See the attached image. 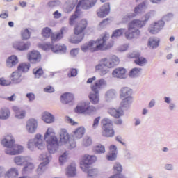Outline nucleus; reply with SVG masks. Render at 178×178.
Returning <instances> with one entry per match:
<instances>
[{
	"mask_svg": "<svg viewBox=\"0 0 178 178\" xmlns=\"http://www.w3.org/2000/svg\"><path fill=\"white\" fill-rule=\"evenodd\" d=\"M108 40H109V34L106 33L103 35L102 39H99L96 42L90 41L83 44L81 46V49L83 52H87V51L95 52V51H105V49H109V48H112L113 44L108 43Z\"/></svg>",
	"mask_w": 178,
	"mask_h": 178,
	"instance_id": "f257e3e1",
	"label": "nucleus"
},
{
	"mask_svg": "<svg viewBox=\"0 0 178 178\" xmlns=\"http://www.w3.org/2000/svg\"><path fill=\"white\" fill-rule=\"evenodd\" d=\"M119 62V58L115 55L102 58L99 60V63L95 65V71L97 73H99L102 76H105V74L109 73V69L118 66Z\"/></svg>",
	"mask_w": 178,
	"mask_h": 178,
	"instance_id": "f03ea898",
	"label": "nucleus"
},
{
	"mask_svg": "<svg viewBox=\"0 0 178 178\" xmlns=\"http://www.w3.org/2000/svg\"><path fill=\"white\" fill-rule=\"evenodd\" d=\"M1 145L6 147V154L8 155H17L23 152V147L15 144V138L12 135H8L4 139L1 140Z\"/></svg>",
	"mask_w": 178,
	"mask_h": 178,
	"instance_id": "7ed1b4c3",
	"label": "nucleus"
},
{
	"mask_svg": "<svg viewBox=\"0 0 178 178\" xmlns=\"http://www.w3.org/2000/svg\"><path fill=\"white\" fill-rule=\"evenodd\" d=\"M106 87V81L100 79L94 82L91 86L92 92L89 95L90 102L95 105L99 102V91Z\"/></svg>",
	"mask_w": 178,
	"mask_h": 178,
	"instance_id": "20e7f679",
	"label": "nucleus"
},
{
	"mask_svg": "<svg viewBox=\"0 0 178 178\" xmlns=\"http://www.w3.org/2000/svg\"><path fill=\"white\" fill-rule=\"evenodd\" d=\"M97 1L98 0H81L76 6L74 15L70 18L69 23L70 26H73L76 20L79 18V16H80V8H82V9H85L86 10L91 9L92 6H95Z\"/></svg>",
	"mask_w": 178,
	"mask_h": 178,
	"instance_id": "39448f33",
	"label": "nucleus"
},
{
	"mask_svg": "<svg viewBox=\"0 0 178 178\" xmlns=\"http://www.w3.org/2000/svg\"><path fill=\"white\" fill-rule=\"evenodd\" d=\"M87 29V20L82 19L79 23H78L74 29L75 36L73 39H70V42L72 44H79L83 41L84 38V30Z\"/></svg>",
	"mask_w": 178,
	"mask_h": 178,
	"instance_id": "423d86ee",
	"label": "nucleus"
},
{
	"mask_svg": "<svg viewBox=\"0 0 178 178\" xmlns=\"http://www.w3.org/2000/svg\"><path fill=\"white\" fill-rule=\"evenodd\" d=\"M155 10H151L149 13H146L145 15V19L142 18V20L140 19H134L129 24V31H131L132 29H136L138 27V29H141L144 27L148 20H149L150 17L155 16Z\"/></svg>",
	"mask_w": 178,
	"mask_h": 178,
	"instance_id": "0eeeda50",
	"label": "nucleus"
},
{
	"mask_svg": "<svg viewBox=\"0 0 178 178\" xmlns=\"http://www.w3.org/2000/svg\"><path fill=\"white\" fill-rule=\"evenodd\" d=\"M102 136L104 137H113L115 136V130H113V122L112 120L105 118L102 120Z\"/></svg>",
	"mask_w": 178,
	"mask_h": 178,
	"instance_id": "6e6552de",
	"label": "nucleus"
},
{
	"mask_svg": "<svg viewBox=\"0 0 178 178\" xmlns=\"http://www.w3.org/2000/svg\"><path fill=\"white\" fill-rule=\"evenodd\" d=\"M38 148L40 150L44 149L45 146L44 145V136L40 134H37L35 136V138L33 140H29L28 143V148L31 149V151L34 150V148Z\"/></svg>",
	"mask_w": 178,
	"mask_h": 178,
	"instance_id": "1a4fd4ad",
	"label": "nucleus"
},
{
	"mask_svg": "<svg viewBox=\"0 0 178 178\" xmlns=\"http://www.w3.org/2000/svg\"><path fill=\"white\" fill-rule=\"evenodd\" d=\"M60 143L63 144H66L68 142L70 147L71 149L76 148V140L70 138L67 131L65 129H62L60 134Z\"/></svg>",
	"mask_w": 178,
	"mask_h": 178,
	"instance_id": "9d476101",
	"label": "nucleus"
},
{
	"mask_svg": "<svg viewBox=\"0 0 178 178\" xmlns=\"http://www.w3.org/2000/svg\"><path fill=\"white\" fill-rule=\"evenodd\" d=\"M47 148L49 154H54L56 151H58L59 148V143L58 142V138L55 136H51L47 140Z\"/></svg>",
	"mask_w": 178,
	"mask_h": 178,
	"instance_id": "9b49d317",
	"label": "nucleus"
},
{
	"mask_svg": "<svg viewBox=\"0 0 178 178\" xmlns=\"http://www.w3.org/2000/svg\"><path fill=\"white\" fill-rule=\"evenodd\" d=\"M95 111H97L95 107L90 106V103L88 102H83L76 108V112L84 113L85 115H91V113L95 112Z\"/></svg>",
	"mask_w": 178,
	"mask_h": 178,
	"instance_id": "f8f14e48",
	"label": "nucleus"
},
{
	"mask_svg": "<svg viewBox=\"0 0 178 178\" xmlns=\"http://www.w3.org/2000/svg\"><path fill=\"white\" fill-rule=\"evenodd\" d=\"M97 161V156H91L89 154H85L83 158V163L81 165V169L83 172H87L88 169V165H92L94 162Z\"/></svg>",
	"mask_w": 178,
	"mask_h": 178,
	"instance_id": "ddd939ff",
	"label": "nucleus"
},
{
	"mask_svg": "<svg viewBox=\"0 0 178 178\" xmlns=\"http://www.w3.org/2000/svg\"><path fill=\"white\" fill-rule=\"evenodd\" d=\"M45 49H51L54 54H66V46L65 44H54L50 43L45 44Z\"/></svg>",
	"mask_w": 178,
	"mask_h": 178,
	"instance_id": "4468645a",
	"label": "nucleus"
},
{
	"mask_svg": "<svg viewBox=\"0 0 178 178\" xmlns=\"http://www.w3.org/2000/svg\"><path fill=\"white\" fill-rule=\"evenodd\" d=\"M163 26H165V22L160 20L151 24L148 29V31L151 33V34H158V33H159L163 29Z\"/></svg>",
	"mask_w": 178,
	"mask_h": 178,
	"instance_id": "2eb2a0df",
	"label": "nucleus"
},
{
	"mask_svg": "<svg viewBox=\"0 0 178 178\" xmlns=\"http://www.w3.org/2000/svg\"><path fill=\"white\" fill-rule=\"evenodd\" d=\"M27 58L31 63H38L41 60V54L38 51L33 50L28 53Z\"/></svg>",
	"mask_w": 178,
	"mask_h": 178,
	"instance_id": "dca6fc26",
	"label": "nucleus"
},
{
	"mask_svg": "<svg viewBox=\"0 0 178 178\" xmlns=\"http://www.w3.org/2000/svg\"><path fill=\"white\" fill-rule=\"evenodd\" d=\"M38 127V122L37 120L34 118H30L26 122V130L28 132H29L31 134H33V133H35V131L37 130V128Z\"/></svg>",
	"mask_w": 178,
	"mask_h": 178,
	"instance_id": "f3484780",
	"label": "nucleus"
},
{
	"mask_svg": "<svg viewBox=\"0 0 178 178\" xmlns=\"http://www.w3.org/2000/svg\"><path fill=\"white\" fill-rule=\"evenodd\" d=\"M109 12H111V4L109 3H106L97 11V16L104 18L109 15Z\"/></svg>",
	"mask_w": 178,
	"mask_h": 178,
	"instance_id": "a211bd4d",
	"label": "nucleus"
},
{
	"mask_svg": "<svg viewBox=\"0 0 178 178\" xmlns=\"http://www.w3.org/2000/svg\"><path fill=\"white\" fill-rule=\"evenodd\" d=\"M30 42H15L13 44V47L17 51H27L30 48Z\"/></svg>",
	"mask_w": 178,
	"mask_h": 178,
	"instance_id": "6ab92c4d",
	"label": "nucleus"
},
{
	"mask_svg": "<svg viewBox=\"0 0 178 178\" xmlns=\"http://www.w3.org/2000/svg\"><path fill=\"white\" fill-rule=\"evenodd\" d=\"M109 115L113 116V118H115V119H119V118H121V116H123L124 115V112L123 111V108L122 107H120L119 108H109L108 111Z\"/></svg>",
	"mask_w": 178,
	"mask_h": 178,
	"instance_id": "aec40b11",
	"label": "nucleus"
},
{
	"mask_svg": "<svg viewBox=\"0 0 178 178\" xmlns=\"http://www.w3.org/2000/svg\"><path fill=\"white\" fill-rule=\"evenodd\" d=\"M113 77L116 79H126V69L123 67H118L113 71Z\"/></svg>",
	"mask_w": 178,
	"mask_h": 178,
	"instance_id": "412c9836",
	"label": "nucleus"
},
{
	"mask_svg": "<svg viewBox=\"0 0 178 178\" xmlns=\"http://www.w3.org/2000/svg\"><path fill=\"white\" fill-rule=\"evenodd\" d=\"M12 109L17 119H24L26 118V110L20 108L17 106H13Z\"/></svg>",
	"mask_w": 178,
	"mask_h": 178,
	"instance_id": "4be33fe9",
	"label": "nucleus"
},
{
	"mask_svg": "<svg viewBox=\"0 0 178 178\" xmlns=\"http://www.w3.org/2000/svg\"><path fill=\"white\" fill-rule=\"evenodd\" d=\"M140 53L134 51L131 58H136L135 63L139 66H144L147 63V59L144 57H140Z\"/></svg>",
	"mask_w": 178,
	"mask_h": 178,
	"instance_id": "5701e85b",
	"label": "nucleus"
},
{
	"mask_svg": "<svg viewBox=\"0 0 178 178\" xmlns=\"http://www.w3.org/2000/svg\"><path fill=\"white\" fill-rule=\"evenodd\" d=\"M68 30H69V29H67V27L64 26L61 29L60 33H53L51 35L52 42H54V41H60V40H62V38H63V34H65V33H67Z\"/></svg>",
	"mask_w": 178,
	"mask_h": 178,
	"instance_id": "b1692460",
	"label": "nucleus"
},
{
	"mask_svg": "<svg viewBox=\"0 0 178 178\" xmlns=\"http://www.w3.org/2000/svg\"><path fill=\"white\" fill-rule=\"evenodd\" d=\"M17 63H19V58H17V56H16L15 55H12L9 56L6 61V65L7 67L10 68L16 66Z\"/></svg>",
	"mask_w": 178,
	"mask_h": 178,
	"instance_id": "393cba45",
	"label": "nucleus"
},
{
	"mask_svg": "<svg viewBox=\"0 0 178 178\" xmlns=\"http://www.w3.org/2000/svg\"><path fill=\"white\" fill-rule=\"evenodd\" d=\"M118 147L112 145L110 146V152L107 155L108 161H115L116 160V156L118 155Z\"/></svg>",
	"mask_w": 178,
	"mask_h": 178,
	"instance_id": "a878e982",
	"label": "nucleus"
},
{
	"mask_svg": "<svg viewBox=\"0 0 178 178\" xmlns=\"http://www.w3.org/2000/svg\"><path fill=\"white\" fill-rule=\"evenodd\" d=\"M85 133L86 129L83 127H80L73 131V137L76 140H80V138H83Z\"/></svg>",
	"mask_w": 178,
	"mask_h": 178,
	"instance_id": "bb28decb",
	"label": "nucleus"
},
{
	"mask_svg": "<svg viewBox=\"0 0 178 178\" xmlns=\"http://www.w3.org/2000/svg\"><path fill=\"white\" fill-rule=\"evenodd\" d=\"M74 98V96L72 93H64L61 95L60 99L62 104H69V102H72Z\"/></svg>",
	"mask_w": 178,
	"mask_h": 178,
	"instance_id": "cd10ccee",
	"label": "nucleus"
},
{
	"mask_svg": "<svg viewBox=\"0 0 178 178\" xmlns=\"http://www.w3.org/2000/svg\"><path fill=\"white\" fill-rule=\"evenodd\" d=\"M147 9V4L145 1L140 3L139 5L136 6L134 9V15H140Z\"/></svg>",
	"mask_w": 178,
	"mask_h": 178,
	"instance_id": "c85d7f7f",
	"label": "nucleus"
},
{
	"mask_svg": "<svg viewBox=\"0 0 178 178\" xmlns=\"http://www.w3.org/2000/svg\"><path fill=\"white\" fill-rule=\"evenodd\" d=\"M133 94V90L129 87H123L120 90V95L123 98H127V97H131Z\"/></svg>",
	"mask_w": 178,
	"mask_h": 178,
	"instance_id": "c756f323",
	"label": "nucleus"
},
{
	"mask_svg": "<svg viewBox=\"0 0 178 178\" xmlns=\"http://www.w3.org/2000/svg\"><path fill=\"white\" fill-rule=\"evenodd\" d=\"M10 117V111L8 108H1L0 109V119L6 120Z\"/></svg>",
	"mask_w": 178,
	"mask_h": 178,
	"instance_id": "7c9ffc66",
	"label": "nucleus"
},
{
	"mask_svg": "<svg viewBox=\"0 0 178 178\" xmlns=\"http://www.w3.org/2000/svg\"><path fill=\"white\" fill-rule=\"evenodd\" d=\"M131 104H133V97L128 96L121 102L120 105L122 108H126L127 109L130 108Z\"/></svg>",
	"mask_w": 178,
	"mask_h": 178,
	"instance_id": "2f4dec72",
	"label": "nucleus"
},
{
	"mask_svg": "<svg viewBox=\"0 0 178 178\" xmlns=\"http://www.w3.org/2000/svg\"><path fill=\"white\" fill-rule=\"evenodd\" d=\"M10 80L15 84H19L22 82V74L19 72H14L10 76Z\"/></svg>",
	"mask_w": 178,
	"mask_h": 178,
	"instance_id": "473e14b6",
	"label": "nucleus"
},
{
	"mask_svg": "<svg viewBox=\"0 0 178 178\" xmlns=\"http://www.w3.org/2000/svg\"><path fill=\"white\" fill-rule=\"evenodd\" d=\"M148 47L152 49H155L159 47V39L158 38H150L148 41Z\"/></svg>",
	"mask_w": 178,
	"mask_h": 178,
	"instance_id": "72a5a7b5",
	"label": "nucleus"
},
{
	"mask_svg": "<svg viewBox=\"0 0 178 178\" xmlns=\"http://www.w3.org/2000/svg\"><path fill=\"white\" fill-rule=\"evenodd\" d=\"M142 70H143V69L138 68V67L132 68L129 73V76L131 79L138 77V76H140V74H141Z\"/></svg>",
	"mask_w": 178,
	"mask_h": 178,
	"instance_id": "f704fd0d",
	"label": "nucleus"
},
{
	"mask_svg": "<svg viewBox=\"0 0 178 178\" xmlns=\"http://www.w3.org/2000/svg\"><path fill=\"white\" fill-rule=\"evenodd\" d=\"M124 30L125 29L123 28H120V29L115 30L113 32L111 38L113 40H116V38H119V37H122V35H123V33H124Z\"/></svg>",
	"mask_w": 178,
	"mask_h": 178,
	"instance_id": "c9c22d12",
	"label": "nucleus"
},
{
	"mask_svg": "<svg viewBox=\"0 0 178 178\" xmlns=\"http://www.w3.org/2000/svg\"><path fill=\"white\" fill-rule=\"evenodd\" d=\"M67 175L70 177H72L76 175V165L72 164L67 167Z\"/></svg>",
	"mask_w": 178,
	"mask_h": 178,
	"instance_id": "e433bc0d",
	"label": "nucleus"
},
{
	"mask_svg": "<svg viewBox=\"0 0 178 178\" xmlns=\"http://www.w3.org/2000/svg\"><path fill=\"white\" fill-rule=\"evenodd\" d=\"M116 97V92L113 90L107 91L105 94V98L106 101H111Z\"/></svg>",
	"mask_w": 178,
	"mask_h": 178,
	"instance_id": "4c0bfd02",
	"label": "nucleus"
},
{
	"mask_svg": "<svg viewBox=\"0 0 178 178\" xmlns=\"http://www.w3.org/2000/svg\"><path fill=\"white\" fill-rule=\"evenodd\" d=\"M55 122V116L49 112H45V123L51 124Z\"/></svg>",
	"mask_w": 178,
	"mask_h": 178,
	"instance_id": "58836bf2",
	"label": "nucleus"
},
{
	"mask_svg": "<svg viewBox=\"0 0 178 178\" xmlns=\"http://www.w3.org/2000/svg\"><path fill=\"white\" fill-rule=\"evenodd\" d=\"M30 69V65L26 63H22L17 67L18 72H29Z\"/></svg>",
	"mask_w": 178,
	"mask_h": 178,
	"instance_id": "ea45409f",
	"label": "nucleus"
},
{
	"mask_svg": "<svg viewBox=\"0 0 178 178\" xmlns=\"http://www.w3.org/2000/svg\"><path fill=\"white\" fill-rule=\"evenodd\" d=\"M33 72L36 79H40V77L44 74V70L41 67H36L33 69Z\"/></svg>",
	"mask_w": 178,
	"mask_h": 178,
	"instance_id": "a19ab883",
	"label": "nucleus"
},
{
	"mask_svg": "<svg viewBox=\"0 0 178 178\" xmlns=\"http://www.w3.org/2000/svg\"><path fill=\"white\" fill-rule=\"evenodd\" d=\"M113 170L114 173H116L115 175H120L122 173V171L123 170V168L122 167V165L119 163H115L113 165Z\"/></svg>",
	"mask_w": 178,
	"mask_h": 178,
	"instance_id": "79ce46f5",
	"label": "nucleus"
},
{
	"mask_svg": "<svg viewBox=\"0 0 178 178\" xmlns=\"http://www.w3.org/2000/svg\"><path fill=\"white\" fill-rule=\"evenodd\" d=\"M93 151L95 152V154H104L105 147H104L102 145H98L94 147Z\"/></svg>",
	"mask_w": 178,
	"mask_h": 178,
	"instance_id": "37998d69",
	"label": "nucleus"
},
{
	"mask_svg": "<svg viewBox=\"0 0 178 178\" xmlns=\"http://www.w3.org/2000/svg\"><path fill=\"white\" fill-rule=\"evenodd\" d=\"M130 25H128V31L125 32V37L127 40H132L134 38V33H133V30L134 28H132L130 31Z\"/></svg>",
	"mask_w": 178,
	"mask_h": 178,
	"instance_id": "c03bdc74",
	"label": "nucleus"
},
{
	"mask_svg": "<svg viewBox=\"0 0 178 178\" xmlns=\"http://www.w3.org/2000/svg\"><path fill=\"white\" fill-rule=\"evenodd\" d=\"M30 31L28 29H25L21 32V37L22 40H29V38H30Z\"/></svg>",
	"mask_w": 178,
	"mask_h": 178,
	"instance_id": "a18cd8bd",
	"label": "nucleus"
},
{
	"mask_svg": "<svg viewBox=\"0 0 178 178\" xmlns=\"http://www.w3.org/2000/svg\"><path fill=\"white\" fill-rule=\"evenodd\" d=\"M85 172H88V177H95L98 175V170L97 168H93L88 170Z\"/></svg>",
	"mask_w": 178,
	"mask_h": 178,
	"instance_id": "49530a36",
	"label": "nucleus"
},
{
	"mask_svg": "<svg viewBox=\"0 0 178 178\" xmlns=\"http://www.w3.org/2000/svg\"><path fill=\"white\" fill-rule=\"evenodd\" d=\"M18 175L19 171H17L16 168H11L6 173L7 177H10V176H17Z\"/></svg>",
	"mask_w": 178,
	"mask_h": 178,
	"instance_id": "de8ad7c7",
	"label": "nucleus"
},
{
	"mask_svg": "<svg viewBox=\"0 0 178 178\" xmlns=\"http://www.w3.org/2000/svg\"><path fill=\"white\" fill-rule=\"evenodd\" d=\"M133 17H136V14L134 13H129L127 15H124L122 18L123 23H126L130 20V19H133Z\"/></svg>",
	"mask_w": 178,
	"mask_h": 178,
	"instance_id": "09e8293b",
	"label": "nucleus"
},
{
	"mask_svg": "<svg viewBox=\"0 0 178 178\" xmlns=\"http://www.w3.org/2000/svg\"><path fill=\"white\" fill-rule=\"evenodd\" d=\"M92 144V140L89 136H86L83 140V145L84 147H90Z\"/></svg>",
	"mask_w": 178,
	"mask_h": 178,
	"instance_id": "8fccbe9b",
	"label": "nucleus"
},
{
	"mask_svg": "<svg viewBox=\"0 0 178 178\" xmlns=\"http://www.w3.org/2000/svg\"><path fill=\"white\" fill-rule=\"evenodd\" d=\"M26 159L24 157L16 156L14 159V162L16 163V165H22V163H24Z\"/></svg>",
	"mask_w": 178,
	"mask_h": 178,
	"instance_id": "3c124183",
	"label": "nucleus"
},
{
	"mask_svg": "<svg viewBox=\"0 0 178 178\" xmlns=\"http://www.w3.org/2000/svg\"><path fill=\"white\" fill-rule=\"evenodd\" d=\"M74 6H76V5L74 3L67 4L65 8V12H67V13H69V12H72L73 9H74Z\"/></svg>",
	"mask_w": 178,
	"mask_h": 178,
	"instance_id": "603ef678",
	"label": "nucleus"
},
{
	"mask_svg": "<svg viewBox=\"0 0 178 178\" xmlns=\"http://www.w3.org/2000/svg\"><path fill=\"white\" fill-rule=\"evenodd\" d=\"M66 159H67V153L65 152L59 157V162L60 165H63V163L66 162Z\"/></svg>",
	"mask_w": 178,
	"mask_h": 178,
	"instance_id": "864d4df0",
	"label": "nucleus"
},
{
	"mask_svg": "<svg viewBox=\"0 0 178 178\" xmlns=\"http://www.w3.org/2000/svg\"><path fill=\"white\" fill-rule=\"evenodd\" d=\"M34 169V164L33 163H27V164L24 168V172H30V170H33Z\"/></svg>",
	"mask_w": 178,
	"mask_h": 178,
	"instance_id": "5fc2aeb1",
	"label": "nucleus"
},
{
	"mask_svg": "<svg viewBox=\"0 0 178 178\" xmlns=\"http://www.w3.org/2000/svg\"><path fill=\"white\" fill-rule=\"evenodd\" d=\"M47 5L49 8H55V6H58V5H60V1L58 0L51 1H49Z\"/></svg>",
	"mask_w": 178,
	"mask_h": 178,
	"instance_id": "6e6d98bb",
	"label": "nucleus"
},
{
	"mask_svg": "<svg viewBox=\"0 0 178 178\" xmlns=\"http://www.w3.org/2000/svg\"><path fill=\"white\" fill-rule=\"evenodd\" d=\"M51 136H55V132L54 131V129L48 128L47 132L45 134V138H48V137H51Z\"/></svg>",
	"mask_w": 178,
	"mask_h": 178,
	"instance_id": "4d7b16f0",
	"label": "nucleus"
},
{
	"mask_svg": "<svg viewBox=\"0 0 178 178\" xmlns=\"http://www.w3.org/2000/svg\"><path fill=\"white\" fill-rule=\"evenodd\" d=\"M12 82L10 80H6L3 78L0 79V86H10Z\"/></svg>",
	"mask_w": 178,
	"mask_h": 178,
	"instance_id": "13d9d810",
	"label": "nucleus"
},
{
	"mask_svg": "<svg viewBox=\"0 0 178 178\" xmlns=\"http://www.w3.org/2000/svg\"><path fill=\"white\" fill-rule=\"evenodd\" d=\"M45 170V163H41L38 168V173H44Z\"/></svg>",
	"mask_w": 178,
	"mask_h": 178,
	"instance_id": "bf43d9fd",
	"label": "nucleus"
},
{
	"mask_svg": "<svg viewBox=\"0 0 178 178\" xmlns=\"http://www.w3.org/2000/svg\"><path fill=\"white\" fill-rule=\"evenodd\" d=\"M101 120V117L96 118L93 121L92 128L97 129L98 127V124H99V121Z\"/></svg>",
	"mask_w": 178,
	"mask_h": 178,
	"instance_id": "052dcab7",
	"label": "nucleus"
},
{
	"mask_svg": "<svg viewBox=\"0 0 178 178\" xmlns=\"http://www.w3.org/2000/svg\"><path fill=\"white\" fill-rule=\"evenodd\" d=\"M52 30L48 27L45 28V37H49L51 35V40H52Z\"/></svg>",
	"mask_w": 178,
	"mask_h": 178,
	"instance_id": "680f3d73",
	"label": "nucleus"
},
{
	"mask_svg": "<svg viewBox=\"0 0 178 178\" xmlns=\"http://www.w3.org/2000/svg\"><path fill=\"white\" fill-rule=\"evenodd\" d=\"M173 18V15L172 13H168L165 15L164 17H163V20H165V22H169L172 20Z\"/></svg>",
	"mask_w": 178,
	"mask_h": 178,
	"instance_id": "e2e57ef3",
	"label": "nucleus"
},
{
	"mask_svg": "<svg viewBox=\"0 0 178 178\" xmlns=\"http://www.w3.org/2000/svg\"><path fill=\"white\" fill-rule=\"evenodd\" d=\"M26 97L29 99V101H34V99H35V95L33 92L27 93Z\"/></svg>",
	"mask_w": 178,
	"mask_h": 178,
	"instance_id": "0e129e2a",
	"label": "nucleus"
},
{
	"mask_svg": "<svg viewBox=\"0 0 178 178\" xmlns=\"http://www.w3.org/2000/svg\"><path fill=\"white\" fill-rule=\"evenodd\" d=\"M132 33L134 34V38H137L140 37V30L134 28V29H132Z\"/></svg>",
	"mask_w": 178,
	"mask_h": 178,
	"instance_id": "69168bd1",
	"label": "nucleus"
},
{
	"mask_svg": "<svg viewBox=\"0 0 178 178\" xmlns=\"http://www.w3.org/2000/svg\"><path fill=\"white\" fill-rule=\"evenodd\" d=\"M164 168L165 169V170H168L170 172H172V170H175V166H173L172 164H165Z\"/></svg>",
	"mask_w": 178,
	"mask_h": 178,
	"instance_id": "338daca9",
	"label": "nucleus"
},
{
	"mask_svg": "<svg viewBox=\"0 0 178 178\" xmlns=\"http://www.w3.org/2000/svg\"><path fill=\"white\" fill-rule=\"evenodd\" d=\"M45 92H55V89L51 86H48L45 88Z\"/></svg>",
	"mask_w": 178,
	"mask_h": 178,
	"instance_id": "774afa93",
	"label": "nucleus"
}]
</instances>
